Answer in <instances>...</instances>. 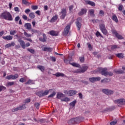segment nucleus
Returning a JSON list of instances; mask_svg holds the SVG:
<instances>
[{
	"instance_id": "obj_1",
	"label": "nucleus",
	"mask_w": 125,
	"mask_h": 125,
	"mask_svg": "<svg viewBox=\"0 0 125 125\" xmlns=\"http://www.w3.org/2000/svg\"><path fill=\"white\" fill-rule=\"evenodd\" d=\"M0 18L1 19L7 20L8 21H12L13 20L12 15H11L10 12L7 11H5L0 14Z\"/></svg>"
},
{
	"instance_id": "obj_2",
	"label": "nucleus",
	"mask_w": 125,
	"mask_h": 125,
	"mask_svg": "<svg viewBox=\"0 0 125 125\" xmlns=\"http://www.w3.org/2000/svg\"><path fill=\"white\" fill-rule=\"evenodd\" d=\"M100 71L101 75H103V76H104V77H107V76H113V72L111 71H107L106 68H101Z\"/></svg>"
},
{
	"instance_id": "obj_3",
	"label": "nucleus",
	"mask_w": 125,
	"mask_h": 125,
	"mask_svg": "<svg viewBox=\"0 0 125 125\" xmlns=\"http://www.w3.org/2000/svg\"><path fill=\"white\" fill-rule=\"evenodd\" d=\"M52 90V89H50L49 90H45L44 92L43 90L40 91L36 92V94L39 97H42L43 96H45V95H47L48 93H49V91Z\"/></svg>"
},
{
	"instance_id": "obj_4",
	"label": "nucleus",
	"mask_w": 125,
	"mask_h": 125,
	"mask_svg": "<svg viewBox=\"0 0 125 125\" xmlns=\"http://www.w3.org/2000/svg\"><path fill=\"white\" fill-rule=\"evenodd\" d=\"M88 69V66L86 65H83L82 66V68L78 69L74 71V73H84L86 72Z\"/></svg>"
},
{
	"instance_id": "obj_5",
	"label": "nucleus",
	"mask_w": 125,
	"mask_h": 125,
	"mask_svg": "<svg viewBox=\"0 0 125 125\" xmlns=\"http://www.w3.org/2000/svg\"><path fill=\"white\" fill-rule=\"evenodd\" d=\"M82 21V18H78L77 19V21L75 22L76 25L78 28V30L80 31L81 30V28H82V23L81 21Z\"/></svg>"
},
{
	"instance_id": "obj_6",
	"label": "nucleus",
	"mask_w": 125,
	"mask_h": 125,
	"mask_svg": "<svg viewBox=\"0 0 125 125\" xmlns=\"http://www.w3.org/2000/svg\"><path fill=\"white\" fill-rule=\"evenodd\" d=\"M114 103H115V104H119V105H125V100L124 99H119L114 100Z\"/></svg>"
},
{
	"instance_id": "obj_7",
	"label": "nucleus",
	"mask_w": 125,
	"mask_h": 125,
	"mask_svg": "<svg viewBox=\"0 0 125 125\" xmlns=\"http://www.w3.org/2000/svg\"><path fill=\"white\" fill-rule=\"evenodd\" d=\"M24 109H26V106H25V104H23L22 105L19 106V107L13 108L12 110V112H17V111L24 110Z\"/></svg>"
},
{
	"instance_id": "obj_8",
	"label": "nucleus",
	"mask_w": 125,
	"mask_h": 125,
	"mask_svg": "<svg viewBox=\"0 0 125 125\" xmlns=\"http://www.w3.org/2000/svg\"><path fill=\"white\" fill-rule=\"evenodd\" d=\"M102 92L104 93V94H106V95H111L112 94H114V91L108 89H103Z\"/></svg>"
},
{
	"instance_id": "obj_9",
	"label": "nucleus",
	"mask_w": 125,
	"mask_h": 125,
	"mask_svg": "<svg viewBox=\"0 0 125 125\" xmlns=\"http://www.w3.org/2000/svg\"><path fill=\"white\" fill-rule=\"evenodd\" d=\"M101 80V78L100 77H93L89 79V81L91 82V83H95V82H98Z\"/></svg>"
},
{
	"instance_id": "obj_10",
	"label": "nucleus",
	"mask_w": 125,
	"mask_h": 125,
	"mask_svg": "<svg viewBox=\"0 0 125 125\" xmlns=\"http://www.w3.org/2000/svg\"><path fill=\"white\" fill-rule=\"evenodd\" d=\"M66 13H67V11H66L65 9H62V11L61 14L62 15L61 16V19H64L65 17H66Z\"/></svg>"
},
{
	"instance_id": "obj_11",
	"label": "nucleus",
	"mask_w": 125,
	"mask_h": 125,
	"mask_svg": "<svg viewBox=\"0 0 125 125\" xmlns=\"http://www.w3.org/2000/svg\"><path fill=\"white\" fill-rule=\"evenodd\" d=\"M70 32V25H67L63 31V35L64 36H67L68 35V33Z\"/></svg>"
},
{
	"instance_id": "obj_12",
	"label": "nucleus",
	"mask_w": 125,
	"mask_h": 125,
	"mask_svg": "<svg viewBox=\"0 0 125 125\" xmlns=\"http://www.w3.org/2000/svg\"><path fill=\"white\" fill-rule=\"evenodd\" d=\"M83 121V118L82 117H77L74 118V122L75 124H79L81 122Z\"/></svg>"
},
{
	"instance_id": "obj_13",
	"label": "nucleus",
	"mask_w": 125,
	"mask_h": 125,
	"mask_svg": "<svg viewBox=\"0 0 125 125\" xmlns=\"http://www.w3.org/2000/svg\"><path fill=\"white\" fill-rule=\"evenodd\" d=\"M19 42L20 43V45L21 46V47L23 49H25V42L23 41L21 39H19L18 40Z\"/></svg>"
},
{
	"instance_id": "obj_14",
	"label": "nucleus",
	"mask_w": 125,
	"mask_h": 125,
	"mask_svg": "<svg viewBox=\"0 0 125 125\" xmlns=\"http://www.w3.org/2000/svg\"><path fill=\"white\" fill-rule=\"evenodd\" d=\"M49 34H50L51 36L56 37L58 36L59 33L57 31H55L54 30H51L49 31Z\"/></svg>"
},
{
	"instance_id": "obj_15",
	"label": "nucleus",
	"mask_w": 125,
	"mask_h": 125,
	"mask_svg": "<svg viewBox=\"0 0 125 125\" xmlns=\"http://www.w3.org/2000/svg\"><path fill=\"white\" fill-rule=\"evenodd\" d=\"M2 39L5 41H11L13 39V37L10 35H8L7 36H3Z\"/></svg>"
},
{
	"instance_id": "obj_16",
	"label": "nucleus",
	"mask_w": 125,
	"mask_h": 125,
	"mask_svg": "<svg viewBox=\"0 0 125 125\" xmlns=\"http://www.w3.org/2000/svg\"><path fill=\"white\" fill-rule=\"evenodd\" d=\"M84 1H85V3H86L87 4L91 5V6H95V3H94V2H92L88 0H84Z\"/></svg>"
},
{
	"instance_id": "obj_17",
	"label": "nucleus",
	"mask_w": 125,
	"mask_h": 125,
	"mask_svg": "<svg viewBox=\"0 0 125 125\" xmlns=\"http://www.w3.org/2000/svg\"><path fill=\"white\" fill-rule=\"evenodd\" d=\"M86 9H82L81 11H80L78 13L79 16H82V15H83V14H85L86 13Z\"/></svg>"
},
{
	"instance_id": "obj_18",
	"label": "nucleus",
	"mask_w": 125,
	"mask_h": 125,
	"mask_svg": "<svg viewBox=\"0 0 125 125\" xmlns=\"http://www.w3.org/2000/svg\"><path fill=\"white\" fill-rule=\"evenodd\" d=\"M24 28H26L27 30H32V25L30 23H26L24 24Z\"/></svg>"
},
{
	"instance_id": "obj_19",
	"label": "nucleus",
	"mask_w": 125,
	"mask_h": 125,
	"mask_svg": "<svg viewBox=\"0 0 125 125\" xmlns=\"http://www.w3.org/2000/svg\"><path fill=\"white\" fill-rule=\"evenodd\" d=\"M39 41H40V42H46V35L43 34V38L42 37L39 38Z\"/></svg>"
},
{
	"instance_id": "obj_20",
	"label": "nucleus",
	"mask_w": 125,
	"mask_h": 125,
	"mask_svg": "<svg viewBox=\"0 0 125 125\" xmlns=\"http://www.w3.org/2000/svg\"><path fill=\"white\" fill-rule=\"evenodd\" d=\"M43 51H46L47 52H51L52 51V48L48 47H44L42 49Z\"/></svg>"
},
{
	"instance_id": "obj_21",
	"label": "nucleus",
	"mask_w": 125,
	"mask_h": 125,
	"mask_svg": "<svg viewBox=\"0 0 125 125\" xmlns=\"http://www.w3.org/2000/svg\"><path fill=\"white\" fill-rule=\"evenodd\" d=\"M75 94H77V91L76 90H69L68 91L69 96H73Z\"/></svg>"
},
{
	"instance_id": "obj_22",
	"label": "nucleus",
	"mask_w": 125,
	"mask_h": 125,
	"mask_svg": "<svg viewBox=\"0 0 125 125\" xmlns=\"http://www.w3.org/2000/svg\"><path fill=\"white\" fill-rule=\"evenodd\" d=\"M114 72L116 74H125V71L122 69H115Z\"/></svg>"
},
{
	"instance_id": "obj_23",
	"label": "nucleus",
	"mask_w": 125,
	"mask_h": 125,
	"mask_svg": "<svg viewBox=\"0 0 125 125\" xmlns=\"http://www.w3.org/2000/svg\"><path fill=\"white\" fill-rule=\"evenodd\" d=\"M58 19V16L57 15H55L50 20V22L53 23V22H55Z\"/></svg>"
},
{
	"instance_id": "obj_24",
	"label": "nucleus",
	"mask_w": 125,
	"mask_h": 125,
	"mask_svg": "<svg viewBox=\"0 0 125 125\" xmlns=\"http://www.w3.org/2000/svg\"><path fill=\"white\" fill-rule=\"evenodd\" d=\"M63 97H65V95L63 93H59L57 95V98L58 99H61V98H63Z\"/></svg>"
},
{
	"instance_id": "obj_25",
	"label": "nucleus",
	"mask_w": 125,
	"mask_h": 125,
	"mask_svg": "<svg viewBox=\"0 0 125 125\" xmlns=\"http://www.w3.org/2000/svg\"><path fill=\"white\" fill-rule=\"evenodd\" d=\"M112 19L113 21H115L116 23H118L119 22V20H118V17H117V16L116 15H113L112 16Z\"/></svg>"
},
{
	"instance_id": "obj_26",
	"label": "nucleus",
	"mask_w": 125,
	"mask_h": 125,
	"mask_svg": "<svg viewBox=\"0 0 125 125\" xmlns=\"http://www.w3.org/2000/svg\"><path fill=\"white\" fill-rule=\"evenodd\" d=\"M70 65H72L73 67H76L77 68H80L81 65L79 63H77L76 62L70 63Z\"/></svg>"
},
{
	"instance_id": "obj_27",
	"label": "nucleus",
	"mask_w": 125,
	"mask_h": 125,
	"mask_svg": "<svg viewBox=\"0 0 125 125\" xmlns=\"http://www.w3.org/2000/svg\"><path fill=\"white\" fill-rule=\"evenodd\" d=\"M37 68L41 70V72H44V66L42 65H38Z\"/></svg>"
},
{
	"instance_id": "obj_28",
	"label": "nucleus",
	"mask_w": 125,
	"mask_h": 125,
	"mask_svg": "<svg viewBox=\"0 0 125 125\" xmlns=\"http://www.w3.org/2000/svg\"><path fill=\"white\" fill-rule=\"evenodd\" d=\"M61 100L62 102H69L70 101V98L65 97L63 99H61Z\"/></svg>"
},
{
	"instance_id": "obj_29",
	"label": "nucleus",
	"mask_w": 125,
	"mask_h": 125,
	"mask_svg": "<svg viewBox=\"0 0 125 125\" xmlns=\"http://www.w3.org/2000/svg\"><path fill=\"white\" fill-rule=\"evenodd\" d=\"M68 124L69 125H75V119L74 118L71 119L70 120L68 121Z\"/></svg>"
},
{
	"instance_id": "obj_30",
	"label": "nucleus",
	"mask_w": 125,
	"mask_h": 125,
	"mask_svg": "<svg viewBox=\"0 0 125 125\" xmlns=\"http://www.w3.org/2000/svg\"><path fill=\"white\" fill-rule=\"evenodd\" d=\"M76 103H77V101L75 100L73 101L72 102L69 104L70 106L71 107H75L76 106Z\"/></svg>"
},
{
	"instance_id": "obj_31",
	"label": "nucleus",
	"mask_w": 125,
	"mask_h": 125,
	"mask_svg": "<svg viewBox=\"0 0 125 125\" xmlns=\"http://www.w3.org/2000/svg\"><path fill=\"white\" fill-rule=\"evenodd\" d=\"M29 16L30 19H34V18L36 17V16L35 15V13L33 12L30 13Z\"/></svg>"
},
{
	"instance_id": "obj_32",
	"label": "nucleus",
	"mask_w": 125,
	"mask_h": 125,
	"mask_svg": "<svg viewBox=\"0 0 125 125\" xmlns=\"http://www.w3.org/2000/svg\"><path fill=\"white\" fill-rule=\"evenodd\" d=\"M55 76H56V77H64V74L60 72H58L55 74Z\"/></svg>"
},
{
	"instance_id": "obj_33",
	"label": "nucleus",
	"mask_w": 125,
	"mask_h": 125,
	"mask_svg": "<svg viewBox=\"0 0 125 125\" xmlns=\"http://www.w3.org/2000/svg\"><path fill=\"white\" fill-rule=\"evenodd\" d=\"M89 13L91 16H95V15H94V10L93 9L89 10Z\"/></svg>"
},
{
	"instance_id": "obj_34",
	"label": "nucleus",
	"mask_w": 125,
	"mask_h": 125,
	"mask_svg": "<svg viewBox=\"0 0 125 125\" xmlns=\"http://www.w3.org/2000/svg\"><path fill=\"white\" fill-rule=\"evenodd\" d=\"M100 28L101 31H102V30H104V29H106V27L105 26V24L102 23L100 25Z\"/></svg>"
},
{
	"instance_id": "obj_35",
	"label": "nucleus",
	"mask_w": 125,
	"mask_h": 125,
	"mask_svg": "<svg viewBox=\"0 0 125 125\" xmlns=\"http://www.w3.org/2000/svg\"><path fill=\"white\" fill-rule=\"evenodd\" d=\"M27 51H29V52H30V53H32V54H34L35 52L36 51L33 49H31L30 48H28L27 49Z\"/></svg>"
},
{
	"instance_id": "obj_36",
	"label": "nucleus",
	"mask_w": 125,
	"mask_h": 125,
	"mask_svg": "<svg viewBox=\"0 0 125 125\" xmlns=\"http://www.w3.org/2000/svg\"><path fill=\"white\" fill-rule=\"evenodd\" d=\"M19 78V75L18 74H15L14 75H12V80H16Z\"/></svg>"
},
{
	"instance_id": "obj_37",
	"label": "nucleus",
	"mask_w": 125,
	"mask_h": 125,
	"mask_svg": "<svg viewBox=\"0 0 125 125\" xmlns=\"http://www.w3.org/2000/svg\"><path fill=\"white\" fill-rule=\"evenodd\" d=\"M15 84V82H9L7 83V86H11L12 85H14Z\"/></svg>"
},
{
	"instance_id": "obj_38",
	"label": "nucleus",
	"mask_w": 125,
	"mask_h": 125,
	"mask_svg": "<svg viewBox=\"0 0 125 125\" xmlns=\"http://www.w3.org/2000/svg\"><path fill=\"white\" fill-rule=\"evenodd\" d=\"M40 106H41V104H40L39 103H36L34 104V107H35L37 110L40 109Z\"/></svg>"
},
{
	"instance_id": "obj_39",
	"label": "nucleus",
	"mask_w": 125,
	"mask_h": 125,
	"mask_svg": "<svg viewBox=\"0 0 125 125\" xmlns=\"http://www.w3.org/2000/svg\"><path fill=\"white\" fill-rule=\"evenodd\" d=\"M116 56H117V57H118V58H124V55H123L122 53H118V54H116Z\"/></svg>"
},
{
	"instance_id": "obj_40",
	"label": "nucleus",
	"mask_w": 125,
	"mask_h": 125,
	"mask_svg": "<svg viewBox=\"0 0 125 125\" xmlns=\"http://www.w3.org/2000/svg\"><path fill=\"white\" fill-rule=\"evenodd\" d=\"M99 15L101 16V17H104V16L105 15V12H104V11L100 10L99 12Z\"/></svg>"
},
{
	"instance_id": "obj_41",
	"label": "nucleus",
	"mask_w": 125,
	"mask_h": 125,
	"mask_svg": "<svg viewBox=\"0 0 125 125\" xmlns=\"http://www.w3.org/2000/svg\"><path fill=\"white\" fill-rule=\"evenodd\" d=\"M115 37H116V38H117V39H118V40H123V39H124L123 36L122 35L119 34V33H117V35H115Z\"/></svg>"
},
{
	"instance_id": "obj_42",
	"label": "nucleus",
	"mask_w": 125,
	"mask_h": 125,
	"mask_svg": "<svg viewBox=\"0 0 125 125\" xmlns=\"http://www.w3.org/2000/svg\"><path fill=\"white\" fill-rule=\"evenodd\" d=\"M120 47L118 45H113L111 46V49H117V48H120Z\"/></svg>"
},
{
	"instance_id": "obj_43",
	"label": "nucleus",
	"mask_w": 125,
	"mask_h": 125,
	"mask_svg": "<svg viewBox=\"0 0 125 125\" xmlns=\"http://www.w3.org/2000/svg\"><path fill=\"white\" fill-rule=\"evenodd\" d=\"M110 81L109 79L104 78L103 80H101V83H108Z\"/></svg>"
},
{
	"instance_id": "obj_44",
	"label": "nucleus",
	"mask_w": 125,
	"mask_h": 125,
	"mask_svg": "<svg viewBox=\"0 0 125 125\" xmlns=\"http://www.w3.org/2000/svg\"><path fill=\"white\" fill-rule=\"evenodd\" d=\"M33 83H34L33 80H29L25 83V84H33Z\"/></svg>"
},
{
	"instance_id": "obj_45",
	"label": "nucleus",
	"mask_w": 125,
	"mask_h": 125,
	"mask_svg": "<svg viewBox=\"0 0 125 125\" xmlns=\"http://www.w3.org/2000/svg\"><path fill=\"white\" fill-rule=\"evenodd\" d=\"M80 62L81 63H83L84 62V57H81L79 58Z\"/></svg>"
},
{
	"instance_id": "obj_46",
	"label": "nucleus",
	"mask_w": 125,
	"mask_h": 125,
	"mask_svg": "<svg viewBox=\"0 0 125 125\" xmlns=\"http://www.w3.org/2000/svg\"><path fill=\"white\" fill-rule=\"evenodd\" d=\"M24 35L25 37H26L27 38H30L31 37H32V35L30 34H28L27 32H24Z\"/></svg>"
},
{
	"instance_id": "obj_47",
	"label": "nucleus",
	"mask_w": 125,
	"mask_h": 125,
	"mask_svg": "<svg viewBox=\"0 0 125 125\" xmlns=\"http://www.w3.org/2000/svg\"><path fill=\"white\" fill-rule=\"evenodd\" d=\"M22 3L23 4H25V5H28V4H30L29 2L26 0H22Z\"/></svg>"
},
{
	"instance_id": "obj_48",
	"label": "nucleus",
	"mask_w": 125,
	"mask_h": 125,
	"mask_svg": "<svg viewBox=\"0 0 125 125\" xmlns=\"http://www.w3.org/2000/svg\"><path fill=\"white\" fill-rule=\"evenodd\" d=\"M101 31L104 35H107V34H108V31H107V29H106V28H104V29H103Z\"/></svg>"
},
{
	"instance_id": "obj_49",
	"label": "nucleus",
	"mask_w": 125,
	"mask_h": 125,
	"mask_svg": "<svg viewBox=\"0 0 125 125\" xmlns=\"http://www.w3.org/2000/svg\"><path fill=\"white\" fill-rule=\"evenodd\" d=\"M6 89V87L0 85V92L2 91V90H5Z\"/></svg>"
},
{
	"instance_id": "obj_50",
	"label": "nucleus",
	"mask_w": 125,
	"mask_h": 125,
	"mask_svg": "<svg viewBox=\"0 0 125 125\" xmlns=\"http://www.w3.org/2000/svg\"><path fill=\"white\" fill-rule=\"evenodd\" d=\"M16 34V30L11 31L10 32V35L11 36H14Z\"/></svg>"
},
{
	"instance_id": "obj_51",
	"label": "nucleus",
	"mask_w": 125,
	"mask_h": 125,
	"mask_svg": "<svg viewBox=\"0 0 125 125\" xmlns=\"http://www.w3.org/2000/svg\"><path fill=\"white\" fill-rule=\"evenodd\" d=\"M96 35L97 37H101V38H103V36H102L101 34L98 31L96 32Z\"/></svg>"
},
{
	"instance_id": "obj_52",
	"label": "nucleus",
	"mask_w": 125,
	"mask_h": 125,
	"mask_svg": "<svg viewBox=\"0 0 125 125\" xmlns=\"http://www.w3.org/2000/svg\"><path fill=\"white\" fill-rule=\"evenodd\" d=\"M20 83H25L26 82V78H21L20 79Z\"/></svg>"
},
{
	"instance_id": "obj_53",
	"label": "nucleus",
	"mask_w": 125,
	"mask_h": 125,
	"mask_svg": "<svg viewBox=\"0 0 125 125\" xmlns=\"http://www.w3.org/2000/svg\"><path fill=\"white\" fill-rule=\"evenodd\" d=\"M55 94H56V93L55 92H53L52 94H51L50 95L48 96V98H52L53 96H55Z\"/></svg>"
},
{
	"instance_id": "obj_54",
	"label": "nucleus",
	"mask_w": 125,
	"mask_h": 125,
	"mask_svg": "<svg viewBox=\"0 0 125 125\" xmlns=\"http://www.w3.org/2000/svg\"><path fill=\"white\" fill-rule=\"evenodd\" d=\"M111 32L112 34H114L115 36H116L118 34V32H117V30L115 29H112Z\"/></svg>"
},
{
	"instance_id": "obj_55",
	"label": "nucleus",
	"mask_w": 125,
	"mask_h": 125,
	"mask_svg": "<svg viewBox=\"0 0 125 125\" xmlns=\"http://www.w3.org/2000/svg\"><path fill=\"white\" fill-rule=\"evenodd\" d=\"M87 44L88 45L89 50H92V46H91V44L90 43H87Z\"/></svg>"
},
{
	"instance_id": "obj_56",
	"label": "nucleus",
	"mask_w": 125,
	"mask_h": 125,
	"mask_svg": "<svg viewBox=\"0 0 125 125\" xmlns=\"http://www.w3.org/2000/svg\"><path fill=\"white\" fill-rule=\"evenodd\" d=\"M31 8H32V9H33V10H36V9H38V6H37V5H32L31 6Z\"/></svg>"
},
{
	"instance_id": "obj_57",
	"label": "nucleus",
	"mask_w": 125,
	"mask_h": 125,
	"mask_svg": "<svg viewBox=\"0 0 125 125\" xmlns=\"http://www.w3.org/2000/svg\"><path fill=\"white\" fill-rule=\"evenodd\" d=\"M123 8H124V6H123V5H119L118 10L122 11L123 10Z\"/></svg>"
},
{
	"instance_id": "obj_58",
	"label": "nucleus",
	"mask_w": 125,
	"mask_h": 125,
	"mask_svg": "<svg viewBox=\"0 0 125 125\" xmlns=\"http://www.w3.org/2000/svg\"><path fill=\"white\" fill-rule=\"evenodd\" d=\"M5 78L6 80H11V79H12V75L7 76Z\"/></svg>"
},
{
	"instance_id": "obj_59",
	"label": "nucleus",
	"mask_w": 125,
	"mask_h": 125,
	"mask_svg": "<svg viewBox=\"0 0 125 125\" xmlns=\"http://www.w3.org/2000/svg\"><path fill=\"white\" fill-rule=\"evenodd\" d=\"M31 102V99L30 98H27L25 100V103H30Z\"/></svg>"
},
{
	"instance_id": "obj_60",
	"label": "nucleus",
	"mask_w": 125,
	"mask_h": 125,
	"mask_svg": "<svg viewBox=\"0 0 125 125\" xmlns=\"http://www.w3.org/2000/svg\"><path fill=\"white\" fill-rule=\"evenodd\" d=\"M20 20V17L17 16L15 19V22H18V21H19Z\"/></svg>"
},
{
	"instance_id": "obj_61",
	"label": "nucleus",
	"mask_w": 125,
	"mask_h": 125,
	"mask_svg": "<svg viewBox=\"0 0 125 125\" xmlns=\"http://www.w3.org/2000/svg\"><path fill=\"white\" fill-rule=\"evenodd\" d=\"M31 32H32V35H33V34L36 33H39V32L38 31V30H35V29H31Z\"/></svg>"
},
{
	"instance_id": "obj_62",
	"label": "nucleus",
	"mask_w": 125,
	"mask_h": 125,
	"mask_svg": "<svg viewBox=\"0 0 125 125\" xmlns=\"http://www.w3.org/2000/svg\"><path fill=\"white\" fill-rule=\"evenodd\" d=\"M22 19L24 20H28V17H27V16H26L25 15H22Z\"/></svg>"
},
{
	"instance_id": "obj_63",
	"label": "nucleus",
	"mask_w": 125,
	"mask_h": 125,
	"mask_svg": "<svg viewBox=\"0 0 125 125\" xmlns=\"http://www.w3.org/2000/svg\"><path fill=\"white\" fill-rule=\"evenodd\" d=\"M117 121H112L110 123V125H115L117 124Z\"/></svg>"
},
{
	"instance_id": "obj_64",
	"label": "nucleus",
	"mask_w": 125,
	"mask_h": 125,
	"mask_svg": "<svg viewBox=\"0 0 125 125\" xmlns=\"http://www.w3.org/2000/svg\"><path fill=\"white\" fill-rule=\"evenodd\" d=\"M72 57L71 56H68V58H67V60L69 61V63L71 61H72Z\"/></svg>"
}]
</instances>
